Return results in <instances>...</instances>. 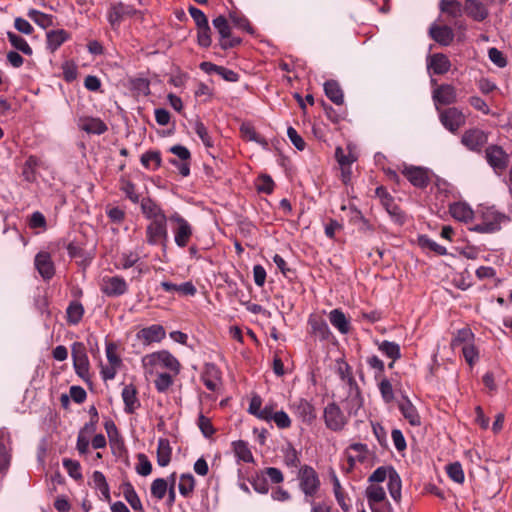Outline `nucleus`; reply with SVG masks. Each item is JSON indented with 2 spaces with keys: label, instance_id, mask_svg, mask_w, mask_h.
<instances>
[{
  "label": "nucleus",
  "instance_id": "f257e3e1",
  "mask_svg": "<svg viewBox=\"0 0 512 512\" xmlns=\"http://www.w3.org/2000/svg\"><path fill=\"white\" fill-rule=\"evenodd\" d=\"M299 488L304 494V502H312L320 490L321 482L315 469L304 465L298 472Z\"/></svg>",
  "mask_w": 512,
  "mask_h": 512
},
{
  "label": "nucleus",
  "instance_id": "f03ea898",
  "mask_svg": "<svg viewBox=\"0 0 512 512\" xmlns=\"http://www.w3.org/2000/svg\"><path fill=\"white\" fill-rule=\"evenodd\" d=\"M143 366L163 368L169 370L173 375H177L180 372V363L169 351L162 350L153 352L143 357Z\"/></svg>",
  "mask_w": 512,
  "mask_h": 512
},
{
  "label": "nucleus",
  "instance_id": "7ed1b4c3",
  "mask_svg": "<svg viewBox=\"0 0 512 512\" xmlns=\"http://www.w3.org/2000/svg\"><path fill=\"white\" fill-rule=\"evenodd\" d=\"M212 24L219 35V46L222 50L235 48L242 43L240 37L233 36L231 26L225 16H217L212 20Z\"/></svg>",
  "mask_w": 512,
  "mask_h": 512
},
{
  "label": "nucleus",
  "instance_id": "20e7f679",
  "mask_svg": "<svg viewBox=\"0 0 512 512\" xmlns=\"http://www.w3.org/2000/svg\"><path fill=\"white\" fill-rule=\"evenodd\" d=\"M73 367L76 374L87 381L89 379V359L83 343L75 342L72 345Z\"/></svg>",
  "mask_w": 512,
  "mask_h": 512
},
{
  "label": "nucleus",
  "instance_id": "39448f33",
  "mask_svg": "<svg viewBox=\"0 0 512 512\" xmlns=\"http://www.w3.org/2000/svg\"><path fill=\"white\" fill-rule=\"evenodd\" d=\"M485 158L497 174H501L509 165V155L498 145L488 146L485 150Z\"/></svg>",
  "mask_w": 512,
  "mask_h": 512
},
{
  "label": "nucleus",
  "instance_id": "423d86ee",
  "mask_svg": "<svg viewBox=\"0 0 512 512\" xmlns=\"http://www.w3.org/2000/svg\"><path fill=\"white\" fill-rule=\"evenodd\" d=\"M100 291L108 297H120L127 293L128 284L121 276H104L100 282Z\"/></svg>",
  "mask_w": 512,
  "mask_h": 512
},
{
  "label": "nucleus",
  "instance_id": "0eeeda50",
  "mask_svg": "<svg viewBox=\"0 0 512 512\" xmlns=\"http://www.w3.org/2000/svg\"><path fill=\"white\" fill-rule=\"evenodd\" d=\"M442 125L451 133H456L466 123V116L456 107H449L439 111Z\"/></svg>",
  "mask_w": 512,
  "mask_h": 512
},
{
  "label": "nucleus",
  "instance_id": "6e6552de",
  "mask_svg": "<svg viewBox=\"0 0 512 512\" xmlns=\"http://www.w3.org/2000/svg\"><path fill=\"white\" fill-rule=\"evenodd\" d=\"M324 422L328 429L339 432L347 424V419L340 407L332 402L324 408Z\"/></svg>",
  "mask_w": 512,
  "mask_h": 512
},
{
  "label": "nucleus",
  "instance_id": "1a4fd4ad",
  "mask_svg": "<svg viewBox=\"0 0 512 512\" xmlns=\"http://www.w3.org/2000/svg\"><path fill=\"white\" fill-rule=\"evenodd\" d=\"M289 409L303 423L311 424L316 419L315 407L307 399L298 398L291 401Z\"/></svg>",
  "mask_w": 512,
  "mask_h": 512
},
{
  "label": "nucleus",
  "instance_id": "9d476101",
  "mask_svg": "<svg viewBox=\"0 0 512 512\" xmlns=\"http://www.w3.org/2000/svg\"><path fill=\"white\" fill-rule=\"evenodd\" d=\"M487 141L488 135L479 128L468 129L461 137V143L473 152H480Z\"/></svg>",
  "mask_w": 512,
  "mask_h": 512
},
{
  "label": "nucleus",
  "instance_id": "9b49d317",
  "mask_svg": "<svg viewBox=\"0 0 512 512\" xmlns=\"http://www.w3.org/2000/svg\"><path fill=\"white\" fill-rule=\"evenodd\" d=\"M375 194L380 199L386 211L391 215L393 221L400 223L406 221V217L403 214L402 210L394 202V199L387 192L386 188H384L383 186L377 187L375 190Z\"/></svg>",
  "mask_w": 512,
  "mask_h": 512
},
{
  "label": "nucleus",
  "instance_id": "f8f14e48",
  "mask_svg": "<svg viewBox=\"0 0 512 512\" xmlns=\"http://www.w3.org/2000/svg\"><path fill=\"white\" fill-rule=\"evenodd\" d=\"M12 459L11 437L7 429H0V475H5Z\"/></svg>",
  "mask_w": 512,
  "mask_h": 512
},
{
  "label": "nucleus",
  "instance_id": "ddd939ff",
  "mask_svg": "<svg viewBox=\"0 0 512 512\" xmlns=\"http://www.w3.org/2000/svg\"><path fill=\"white\" fill-rule=\"evenodd\" d=\"M141 210L147 219L151 220V224H165L167 217L160 206L149 197L141 200Z\"/></svg>",
  "mask_w": 512,
  "mask_h": 512
},
{
  "label": "nucleus",
  "instance_id": "4468645a",
  "mask_svg": "<svg viewBox=\"0 0 512 512\" xmlns=\"http://www.w3.org/2000/svg\"><path fill=\"white\" fill-rule=\"evenodd\" d=\"M432 98L435 102L437 110L439 111L437 104L450 105L456 102V89L450 84H441L433 90Z\"/></svg>",
  "mask_w": 512,
  "mask_h": 512
},
{
  "label": "nucleus",
  "instance_id": "2eb2a0df",
  "mask_svg": "<svg viewBox=\"0 0 512 512\" xmlns=\"http://www.w3.org/2000/svg\"><path fill=\"white\" fill-rule=\"evenodd\" d=\"M428 34L431 39L442 46H449L454 40V31L447 25L433 23L429 27Z\"/></svg>",
  "mask_w": 512,
  "mask_h": 512
},
{
  "label": "nucleus",
  "instance_id": "dca6fc26",
  "mask_svg": "<svg viewBox=\"0 0 512 512\" xmlns=\"http://www.w3.org/2000/svg\"><path fill=\"white\" fill-rule=\"evenodd\" d=\"M463 11L468 17L477 22H483L489 16L487 6L479 0H465Z\"/></svg>",
  "mask_w": 512,
  "mask_h": 512
},
{
  "label": "nucleus",
  "instance_id": "f3484780",
  "mask_svg": "<svg viewBox=\"0 0 512 512\" xmlns=\"http://www.w3.org/2000/svg\"><path fill=\"white\" fill-rule=\"evenodd\" d=\"M35 267L44 280H50L55 274L54 264L50 254L47 252H39L35 256Z\"/></svg>",
  "mask_w": 512,
  "mask_h": 512
},
{
  "label": "nucleus",
  "instance_id": "a211bd4d",
  "mask_svg": "<svg viewBox=\"0 0 512 512\" xmlns=\"http://www.w3.org/2000/svg\"><path fill=\"white\" fill-rule=\"evenodd\" d=\"M137 389L133 384L125 385L121 396L124 402V411L127 414H133L141 405L137 397Z\"/></svg>",
  "mask_w": 512,
  "mask_h": 512
},
{
  "label": "nucleus",
  "instance_id": "6ab92c4d",
  "mask_svg": "<svg viewBox=\"0 0 512 512\" xmlns=\"http://www.w3.org/2000/svg\"><path fill=\"white\" fill-rule=\"evenodd\" d=\"M133 8L121 2L113 4L108 10V21L113 28H116L123 21L124 17L133 14Z\"/></svg>",
  "mask_w": 512,
  "mask_h": 512
},
{
  "label": "nucleus",
  "instance_id": "aec40b11",
  "mask_svg": "<svg viewBox=\"0 0 512 512\" xmlns=\"http://www.w3.org/2000/svg\"><path fill=\"white\" fill-rule=\"evenodd\" d=\"M478 212L481 214L482 224H501L510 219L500 212L494 205H480Z\"/></svg>",
  "mask_w": 512,
  "mask_h": 512
},
{
  "label": "nucleus",
  "instance_id": "412c9836",
  "mask_svg": "<svg viewBox=\"0 0 512 512\" xmlns=\"http://www.w3.org/2000/svg\"><path fill=\"white\" fill-rule=\"evenodd\" d=\"M402 173L415 187L425 188L429 183L427 171L421 167H406Z\"/></svg>",
  "mask_w": 512,
  "mask_h": 512
},
{
  "label": "nucleus",
  "instance_id": "4be33fe9",
  "mask_svg": "<svg viewBox=\"0 0 512 512\" xmlns=\"http://www.w3.org/2000/svg\"><path fill=\"white\" fill-rule=\"evenodd\" d=\"M165 330L161 325L154 324L149 327H145L141 329L137 333V338L141 340L144 344H151L155 342H160L165 338Z\"/></svg>",
  "mask_w": 512,
  "mask_h": 512
},
{
  "label": "nucleus",
  "instance_id": "5701e85b",
  "mask_svg": "<svg viewBox=\"0 0 512 512\" xmlns=\"http://www.w3.org/2000/svg\"><path fill=\"white\" fill-rule=\"evenodd\" d=\"M451 62L443 53H435L427 59V68L433 70L436 75H443L450 70Z\"/></svg>",
  "mask_w": 512,
  "mask_h": 512
},
{
  "label": "nucleus",
  "instance_id": "b1692460",
  "mask_svg": "<svg viewBox=\"0 0 512 512\" xmlns=\"http://www.w3.org/2000/svg\"><path fill=\"white\" fill-rule=\"evenodd\" d=\"M449 212L453 219L464 223L471 221L474 216V211L472 210V208L466 202L462 201L450 204Z\"/></svg>",
  "mask_w": 512,
  "mask_h": 512
},
{
  "label": "nucleus",
  "instance_id": "393cba45",
  "mask_svg": "<svg viewBox=\"0 0 512 512\" xmlns=\"http://www.w3.org/2000/svg\"><path fill=\"white\" fill-rule=\"evenodd\" d=\"M368 446L363 443H353L351 444L347 450V459L349 462V465L353 467L356 462H364L367 459L368 455Z\"/></svg>",
  "mask_w": 512,
  "mask_h": 512
},
{
  "label": "nucleus",
  "instance_id": "a878e982",
  "mask_svg": "<svg viewBox=\"0 0 512 512\" xmlns=\"http://www.w3.org/2000/svg\"><path fill=\"white\" fill-rule=\"evenodd\" d=\"M399 410L401 411L403 417L409 422L412 426H420L421 425V417L413 405V403L405 397L399 403Z\"/></svg>",
  "mask_w": 512,
  "mask_h": 512
},
{
  "label": "nucleus",
  "instance_id": "bb28decb",
  "mask_svg": "<svg viewBox=\"0 0 512 512\" xmlns=\"http://www.w3.org/2000/svg\"><path fill=\"white\" fill-rule=\"evenodd\" d=\"M205 387L210 391H216L220 384V371L214 364H207L202 376Z\"/></svg>",
  "mask_w": 512,
  "mask_h": 512
},
{
  "label": "nucleus",
  "instance_id": "cd10ccee",
  "mask_svg": "<svg viewBox=\"0 0 512 512\" xmlns=\"http://www.w3.org/2000/svg\"><path fill=\"white\" fill-rule=\"evenodd\" d=\"M308 323L311 327V333L320 340H328L332 335L324 319L320 317H310Z\"/></svg>",
  "mask_w": 512,
  "mask_h": 512
},
{
  "label": "nucleus",
  "instance_id": "c85d7f7f",
  "mask_svg": "<svg viewBox=\"0 0 512 512\" xmlns=\"http://www.w3.org/2000/svg\"><path fill=\"white\" fill-rule=\"evenodd\" d=\"M123 496L135 512H144L142 502L130 482L122 484Z\"/></svg>",
  "mask_w": 512,
  "mask_h": 512
},
{
  "label": "nucleus",
  "instance_id": "c756f323",
  "mask_svg": "<svg viewBox=\"0 0 512 512\" xmlns=\"http://www.w3.org/2000/svg\"><path fill=\"white\" fill-rule=\"evenodd\" d=\"M328 317L332 326L341 334H347L350 331V322L340 309H333Z\"/></svg>",
  "mask_w": 512,
  "mask_h": 512
},
{
  "label": "nucleus",
  "instance_id": "7c9ffc66",
  "mask_svg": "<svg viewBox=\"0 0 512 512\" xmlns=\"http://www.w3.org/2000/svg\"><path fill=\"white\" fill-rule=\"evenodd\" d=\"M161 287L165 292H178L186 296H194L196 294V287L192 282H184L182 284H174L168 281L161 282Z\"/></svg>",
  "mask_w": 512,
  "mask_h": 512
},
{
  "label": "nucleus",
  "instance_id": "2f4dec72",
  "mask_svg": "<svg viewBox=\"0 0 512 512\" xmlns=\"http://www.w3.org/2000/svg\"><path fill=\"white\" fill-rule=\"evenodd\" d=\"M80 128L92 134L101 135L107 131V125L99 118L87 117L81 119Z\"/></svg>",
  "mask_w": 512,
  "mask_h": 512
},
{
  "label": "nucleus",
  "instance_id": "473e14b6",
  "mask_svg": "<svg viewBox=\"0 0 512 512\" xmlns=\"http://www.w3.org/2000/svg\"><path fill=\"white\" fill-rule=\"evenodd\" d=\"M172 448L169 440L160 438L157 444V463L160 467H166L171 461Z\"/></svg>",
  "mask_w": 512,
  "mask_h": 512
},
{
  "label": "nucleus",
  "instance_id": "72a5a7b5",
  "mask_svg": "<svg viewBox=\"0 0 512 512\" xmlns=\"http://www.w3.org/2000/svg\"><path fill=\"white\" fill-rule=\"evenodd\" d=\"M92 482L94 488L100 491L101 499L105 502H111L110 487L106 481L104 474L101 471H94L92 474Z\"/></svg>",
  "mask_w": 512,
  "mask_h": 512
},
{
  "label": "nucleus",
  "instance_id": "f704fd0d",
  "mask_svg": "<svg viewBox=\"0 0 512 512\" xmlns=\"http://www.w3.org/2000/svg\"><path fill=\"white\" fill-rule=\"evenodd\" d=\"M40 165V160L34 155H30L23 164L21 176L26 182L32 183L36 180V171Z\"/></svg>",
  "mask_w": 512,
  "mask_h": 512
},
{
  "label": "nucleus",
  "instance_id": "c9c22d12",
  "mask_svg": "<svg viewBox=\"0 0 512 512\" xmlns=\"http://www.w3.org/2000/svg\"><path fill=\"white\" fill-rule=\"evenodd\" d=\"M241 136L246 141H254L261 145L264 149L269 148V143L265 137L258 134L251 124H242L240 128Z\"/></svg>",
  "mask_w": 512,
  "mask_h": 512
},
{
  "label": "nucleus",
  "instance_id": "e433bc0d",
  "mask_svg": "<svg viewBox=\"0 0 512 512\" xmlns=\"http://www.w3.org/2000/svg\"><path fill=\"white\" fill-rule=\"evenodd\" d=\"M324 91L326 96L336 105H341L344 102L343 91L335 80H328L324 83Z\"/></svg>",
  "mask_w": 512,
  "mask_h": 512
},
{
  "label": "nucleus",
  "instance_id": "4c0bfd02",
  "mask_svg": "<svg viewBox=\"0 0 512 512\" xmlns=\"http://www.w3.org/2000/svg\"><path fill=\"white\" fill-rule=\"evenodd\" d=\"M69 38L68 32L63 29L52 30L47 33V48L54 52Z\"/></svg>",
  "mask_w": 512,
  "mask_h": 512
},
{
  "label": "nucleus",
  "instance_id": "58836bf2",
  "mask_svg": "<svg viewBox=\"0 0 512 512\" xmlns=\"http://www.w3.org/2000/svg\"><path fill=\"white\" fill-rule=\"evenodd\" d=\"M366 497L369 507H373L374 505H386V493L381 486H369L366 489Z\"/></svg>",
  "mask_w": 512,
  "mask_h": 512
},
{
  "label": "nucleus",
  "instance_id": "ea45409f",
  "mask_svg": "<svg viewBox=\"0 0 512 512\" xmlns=\"http://www.w3.org/2000/svg\"><path fill=\"white\" fill-rule=\"evenodd\" d=\"M363 405L360 389L348 392L345 398V408L350 415H355Z\"/></svg>",
  "mask_w": 512,
  "mask_h": 512
},
{
  "label": "nucleus",
  "instance_id": "a19ab883",
  "mask_svg": "<svg viewBox=\"0 0 512 512\" xmlns=\"http://www.w3.org/2000/svg\"><path fill=\"white\" fill-rule=\"evenodd\" d=\"M332 480H333V492H334V495H335L338 505L341 507V509L344 512H349L351 509V505L349 503V498L344 493V491L341 487L340 481L335 474L333 475Z\"/></svg>",
  "mask_w": 512,
  "mask_h": 512
},
{
  "label": "nucleus",
  "instance_id": "79ce46f5",
  "mask_svg": "<svg viewBox=\"0 0 512 512\" xmlns=\"http://www.w3.org/2000/svg\"><path fill=\"white\" fill-rule=\"evenodd\" d=\"M140 260V256L137 252H123L121 253L115 262V267L117 269L127 270L133 266H135Z\"/></svg>",
  "mask_w": 512,
  "mask_h": 512
},
{
  "label": "nucleus",
  "instance_id": "37998d69",
  "mask_svg": "<svg viewBox=\"0 0 512 512\" xmlns=\"http://www.w3.org/2000/svg\"><path fill=\"white\" fill-rule=\"evenodd\" d=\"M129 88L137 96H148L150 94V82L147 78L133 77L128 80Z\"/></svg>",
  "mask_w": 512,
  "mask_h": 512
},
{
  "label": "nucleus",
  "instance_id": "c03bdc74",
  "mask_svg": "<svg viewBox=\"0 0 512 512\" xmlns=\"http://www.w3.org/2000/svg\"><path fill=\"white\" fill-rule=\"evenodd\" d=\"M377 345L378 350L382 352L386 357L393 360V362L401 357L400 346L396 342L384 340L377 342Z\"/></svg>",
  "mask_w": 512,
  "mask_h": 512
},
{
  "label": "nucleus",
  "instance_id": "a18cd8bd",
  "mask_svg": "<svg viewBox=\"0 0 512 512\" xmlns=\"http://www.w3.org/2000/svg\"><path fill=\"white\" fill-rule=\"evenodd\" d=\"M67 322L72 325H77L84 315V307L78 301H72L66 309Z\"/></svg>",
  "mask_w": 512,
  "mask_h": 512
},
{
  "label": "nucleus",
  "instance_id": "49530a36",
  "mask_svg": "<svg viewBox=\"0 0 512 512\" xmlns=\"http://www.w3.org/2000/svg\"><path fill=\"white\" fill-rule=\"evenodd\" d=\"M388 490L391 497L394 500H399L401 497V479L398 473L393 469L389 468L388 475Z\"/></svg>",
  "mask_w": 512,
  "mask_h": 512
},
{
  "label": "nucleus",
  "instance_id": "de8ad7c7",
  "mask_svg": "<svg viewBox=\"0 0 512 512\" xmlns=\"http://www.w3.org/2000/svg\"><path fill=\"white\" fill-rule=\"evenodd\" d=\"M439 7L441 12L446 13L453 18L460 17L464 12L463 6L457 0H441Z\"/></svg>",
  "mask_w": 512,
  "mask_h": 512
},
{
  "label": "nucleus",
  "instance_id": "09e8293b",
  "mask_svg": "<svg viewBox=\"0 0 512 512\" xmlns=\"http://www.w3.org/2000/svg\"><path fill=\"white\" fill-rule=\"evenodd\" d=\"M140 161L146 169L157 170L162 163L161 153L159 151H147L142 154Z\"/></svg>",
  "mask_w": 512,
  "mask_h": 512
},
{
  "label": "nucleus",
  "instance_id": "8fccbe9b",
  "mask_svg": "<svg viewBox=\"0 0 512 512\" xmlns=\"http://www.w3.org/2000/svg\"><path fill=\"white\" fill-rule=\"evenodd\" d=\"M7 38L15 49L21 51L25 55H32L33 50L23 37L9 31L7 32Z\"/></svg>",
  "mask_w": 512,
  "mask_h": 512
},
{
  "label": "nucleus",
  "instance_id": "3c124183",
  "mask_svg": "<svg viewBox=\"0 0 512 512\" xmlns=\"http://www.w3.org/2000/svg\"><path fill=\"white\" fill-rule=\"evenodd\" d=\"M166 238V226H147V239L150 244H159Z\"/></svg>",
  "mask_w": 512,
  "mask_h": 512
},
{
  "label": "nucleus",
  "instance_id": "603ef678",
  "mask_svg": "<svg viewBox=\"0 0 512 512\" xmlns=\"http://www.w3.org/2000/svg\"><path fill=\"white\" fill-rule=\"evenodd\" d=\"M193 129L207 149L214 148L213 138L202 121H195Z\"/></svg>",
  "mask_w": 512,
  "mask_h": 512
},
{
  "label": "nucleus",
  "instance_id": "864d4df0",
  "mask_svg": "<svg viewBox=\"0 0 512 512\" xmlns=\"http://www.w3.org/2000/svg\"><path fill=\"white\" fill-rule=\"evenodd\" d=\"M376 380L378 381V388H379V391H380L383 401L386 404L391 403L394 400L395 396H394V391H393V387H392L390 380L388 378H386L385 376L381 377L380 379H376Z\"/></svg>",
  "mask_w": 512,
  "mask_h": 512
},
{
  "label": "nucleus",
  "instance_id": "5fc2aeb1",
  "mask_svg": "<svg viewBox=\"0 0 512 512\" xmlns=\"http://www.w3.org/2000/svg\"><path fill=\"white\" fill-rule=\"evenodd\" d=\"M418 244L422 249L433 251L437 255L447 254V250L444 246L439 245L426 235H420L418 237Z\"/></svg>",
  "mask_w": 512,
  "mask_h": 512
},
{
  "label": "nucleus",
  "instance_id": "6e6d98bb",
  "mask_svg": "<svg viewBox=\"0 0 512 512\" xmlns=\"http://www.w3.org/2000/svg\"><path fill=\"white\" fill-rule=\"evenodd\" d=\"M283 458L284 463L291 468H298L300 465V458L298 451L292 446V444H287L286 447L283 448Z\"/></svg>",
  "mask_w": 512,
  "mask_h": 512
},
{
  "label": "nucleus",
  "instance_id": "4d7b16f0",
  "mask_svg": "<svg viewBox=\"0 0 512 512\" xmlns=\"http://www.w3.org/2000/svg\"><path fill=\"white\" fill-rule=\"evenodd\" d=\"M235 455L246 463L253 462V455L245 441L239 440L233 442Z\"/></svg>",
  "mask_w": 512,
  "mask_h": 512
},
{
  "label": "nucleus",
  "instance_id": "13d9d810",
  "mask_svg": "<svg viewBox=\"0 0 512 512\" xmlns=\"http://www.w3.org/2000/svg\"><path fill=\"white\" fill-rule=\"evenodd\" d=\"M179 492L182 496L188 497L195 488V478L191 473L182 474L179 481Z\"/></svg>",
  "mask_w": 512,
  "mask_h": 512
},
{
  "label": "nucleus",
  "instance_id": "bf43d9fd",
  "mask_svg": "<svg viewBox=\"0 0 512 512\" xmlns=\"http://www.w3.org/2000/svg\"><path fill=\"white\" fill-rule=\"evenodd\" d=\"M474 338V334L472 333L471 329L469 328H463L457 331L455 336L453 337L451 341V346L453 348H457L459 346H463L465 344L472 343V340Z\"/></svg>",
  "mask_w": 512,
  "mask_h": 512
},
{
  "label": "nucleus",
  "instance_id": "052dcab7",
  "mask_svg": "<svg viewBox=\"0 0 512 512\" xmlns=\"http://www.w3.org/2000/svg\"><path fill=\"white\" fill-rule=\"evenodd\" d=\"M211 28L209 26V22L204 24L203 26L197 27V43L199 46L203 48H208L212 44L211 37Z\"/></svg>",
  "mask_w": 512,
  "mask_h": 512
},
{
  "label": "nucleus",
  "instance_id": "680f3d73",
  "mask_svg": "<svg viewBox=\"0 0 512 512\" xmlns=\"http://www.w3.org/2000/svg\"><path fill=\"white\" fill-rule=\"evenodd\" d=\"M449 478L455 483L462 484L465 480L464 471L460 462H453L446 466Z\"/></svg>",
  "mask_w": 512,
  "mask_h": 512
},
{
  "label": "nucleus",
  "instance_id": "e2e57ef3",
  "mask_svg": "<svg viewBox=\"0 0 512 512\" xmlns=\"http://www.w3.org/2000/svg\"><path fill=\"white\" fill-rule=\"evenodd\" d=\"M168 488V482L166 479L157 478L151 484V495L157 500H162L165 497Z\"/></svg>",
  "mask_w": 512,
  "mask_h": 512
},
{
  "label": "nucleus",
  "instance_id": "0e129e2a",
  "mask_svg": "<svg viewBox=\"0 0 512 512\" xmlns=\"http://www.w3.org/2000/svg\"><path fill=\"white\" fill-rule=\"evenodd\" d=\"M197 426L205 438H211L216 432L210 418L206 417L202 412L198 415Z\"/></svg>",
  "mask_w": 512,
  "mask_h": 512
},
{
  "label": "nucleus",
  "instance_id": "69168bd1",
  "mask_svg": "<svg viewBox=\"0 0 512 512\" xmlns=\"http://www.w3.org/2000/svg\"><path fill=\"white\" fill-rule=\"evenodd\" d=\"M229 17L235 27L246 31L249 34L254 33V29L251 26L249 20L243 14L238 12H231Z\"/></svg>",
  "mask_w": 512,
  "mask_h": 512
},
{
  "label": "nucleus",
  "instance_id": "338daca9",
  "mask_svg": "<svg viewBox=\"0 0 512 512\" xmlns=\"http://www.w3.org/2000/svg\"><path fill=\"white\" fill-rule=\"evenodd\" d=\"M155 388L158 392H166L173 384V377L169 373H159L154 380Z\"/></svg>",
  "mask_w": 512,
  "mask_h": 512
},
{
  "label": "nucleus",
  "instance_id": "774afa93",
  "mask_svg": "<svg viewBox=\"0 0 512 512\" xmlns=\"http://www.w3.org/2000/svg\"><path fill=\"white\" fill-rule=\"evenodd\" d=\"M366 363L374 370V378L380 379L384 376L385 365L384 362L376 355L367 357Z\"/></svg>",
  "mask_w": 512,
  "mask_h": 512
}]
</instances>
